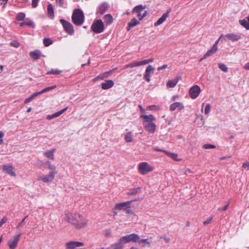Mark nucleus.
Here are the masks:
<instances>
[{
	"label": "nucleus",
	"instance_id": "f257e3e1",
	"mask_svg": "<svg viewBox=\"0 0 249 249\" xmlns=\"http://www.w3.org/2000/svg\"><path fill=\"white\" fill-rule=\"evenodd\" d=\"M141 118L143 119V126L145 129L150 133H154L156 131V125L154 123L156 118L152 114L141 115Z\"/></svg>",
	"mask_w": 249,
	"mask_h": 249
},
{
	"label": "nucleus",
	"instance_id": "f03ea898",
	"mask_svg": "<svg viewBox=\"0 0 249 249\" xmlns=\"http://www.w3.org/2000/svg\"><path fill=\"white\" fill-rule=\"evenodd\" d=\"M72 21L76 25H82L84 21V15L83 11L79 9L74 10L71 16Z\"/></svg>",
	"mask_w": 249,
	"mask_h": 249
},
{
	"label": "nucleus",
	"instance_id": "7ed1b4c3",
	"mask_svg": "<svg viewBox=\"0 0 249 249\" xmlns=\"http://www.w3.org/2000/svg\"><path fill=\"white\" fill-rule=\"evenodd\" d=\"M140 239L139 235L136 233H131L130 234L123 236L119 239V241L124 245V244L130 242H136Z\"/></svg>",
	"mask_w": 249,
	"mask_h": 249
},
{
	"label": "nucleus",
	"instance_id": "20e7f679",
	"mask_svg": "<svg viewBox=\"0 0 249 249\" xmlns=\"http://www.w3.org/2000/svg\"><path fill=\"white\" fill-rule=\"evenodd\" d=\"M138 169L140 173L144 175L154 170L153 166L146 162H142L139 163Z\"/></svg>",
	"mask_w": 249,
	"mask_h": 249
},
{
	"label": "nucleus",
	"instance_id": "39448f33",
	"mask_svg": "<svg viewBox=\"0 0 249 249\" xmlns=\"http://www.w3.org/2000/svg\"><path fill=\"white\" fill-rule=\"evenodd\" d=\"M57 171H50L48 175H43L38 177V180L44 183H49L53 181Z\"/></svg>",
	"mask_w": 249,
	"mask_h": 249
},
{
	"label": "nucleus",
	"instance_id": "423d86ee",
	"mask_svg": "<svg viewBox=\"0 0 249 249\" xmlns=\"http://www.w3.org/2000/svg\"><path fill=\"white\" fill-rule=\"evenodd\" d=\"M91 29L95 33H102L104 30V25L101 19H98L92 23Z\"/></svg>",
	"mask_w": 249,
	"mask_h": 249
},
{
	"label": "nucleus",
	"instance_id": "0eeeda50",
	"mask_svg": "<svg viewBox=\"0 0 249 249\" xmlns=\"http://www.w3.org/2000/svg\"><path fill=\"white\" fill-rule=\"evenodd\" d=\"M21 235L20 232H17L8 241L7 244L10 249H15L17 247Z\"/></svg>",
	"mask_w": 249,
	"mask_h": 249
},
{
	"label": "nucleus",
	"instance_id": "6e6552de",
	"mask_svg": "<svg viewBox=\"0 0 249 249\" xmlns=\"http://www.w3.org/2000/svg\"><path fill=\"white\" fill-rule=\"evenodd\" d=\"M146 8V6L142 5H139L135 6L133 9V12H135L137 14V17L139 20H142L145 17L147 16V13L146 11H144V12L142 14V12Z\"/></svg>",
	"mask_w": 249,
	"mask_h": 249
},
{
	"label": "nucleus",
	"instance_id": "1a4fd4ad",
	"mask_svg": "<svg viewBox=\"0 0 249 249\" xmlns=\"http://www.w3.org/2000/svg\"><path fill=\"white\" fill-rule=\"evenodd\" d=\"M76 221H72L73 225L77 229L85 227L87 225V220L82 215L78 214L76 216Z\"/></svg>",
	"mask_w": 249,
	"mask_h": 249
},
{
	"label": "nucleus",
	"instance_id": "9d476101",
	"mask_svg": "<svg viewBox=\"0 0 249 249\" xmlns=\"http://www.w3.org/2000/svg\"><path fill=\"white\" fill-rule=\"evenodd\" d=\"M84 244L79 241H70L66 243V249H82Z\"/></svg>",
	"mask_w": 249,
	"mask_h": 249
},
{
	"label": "nucleus",
	"instance_id": "9b49d317",
	"mask_svg": "<svg viewBox=\"0 0 249 249\" xmlns=\"http://www.w3.org/2000/svg\"><path fill=\"white\" fill-rule=\"evenodd\" d=\"M60 22L62 24L65 31L69 35H73L74 33V29L72 24L63 19H61Z\"/></svg>",
	"mask_w": 249,
	"mask_h": 249
},
{
	"label": "nucleus",
	"instance_id": "f8f14e48",
	"mask_svg": "<svg viewBox=\"0 0 249 249\" xmlns=\"http://www.w3.org/2000/svg\"><path fill=\"white\" fill-rule=\"evenodd\" d=\"M201 91L200 88L199 86L197 85H196L192 87L189 90V95L190 96V97L192 99H196L200 94Z\"/></svg>",
	"mask_w": 249,
	"mask_h": 249
},
{
	"label": "nucleus",
	"instance_id": "ddd939ff",
	"mask_svg": "<svg viewBox=\"0 0 249 249\" xmlns=\"http://www.w3.org/2000/svg\"><path fill=\"white\" fill-rule=\"evenodd\" d=\"M241 38V36L238 34H228L224 35V40H230L232 41H235L239 40Z\"/></svg>",
	"mask_w": 249,
	"mask_h": 249
},
{
	"label": "nucleus",
	"instance_id": "4468645a",
	"mask_svg": "<svg viewBox=\"0 0 249 249\" xmlns=\"http://www.w3.org/2000/svg\"><path fill=\"white\" fill-rule=\"evenodd\" d=\"M170 12V9L164 13L162 16L154 23L155 26H159L163 23L169 16V13Z\"/></svg>",
	"mask_w": 249,
	"mask_h": 249
},
{
	"label": "nucleus",
	"instance_id": "2eb2a0df",
	"mask_svg": "<svg viewBox=\"0 0 249 249\" xmlns=\"http://www.w3.org/2000/svg\"><path fill=\"white\" fill-rule=\"evenodd\" d=\"M184 107L183 104L181 102H175L172 104L170 106V110L171 111H174L176 109L178 110H181L184 109Z\"/></svg>",
	"mask_w": 249,
	"mask_h": 249
},
{
	"label": "nucleus",
	"instance_id": "dca6fc26",
	"mask_svg": "<svg viewBox=\"0 0 249 249\" xmlns=\"http://www.w3.org/2000/svg\"><path fill=\"white\" fill-rule=\"evenodd\" d=\"M2 168L3 170L7 174H8L11 176H16V173L13 171V167L12 165H3Z\"/></svg>",
	"mask_w": 249,
	"mask_h": 249
},
{
	"label": "nucleus",
	"instance_id": "f3484780",
	"mask_svg": "<svg viewBox=\"0 0 249 249\" xmlns=\"http://www.w3.org/2000/svg\"><path fill=\"white\" fill-rule=\"evenodd\" d=\"M68 109V107H66L65 108L59 110V111L55 112L52 115H48L46 117V119L48 120H52L53 118H56L60 116L62 114H63L67 109Z\"/></svg>",
	"mask_w": 249,
	"mask_h": 249
},
{
	"label": "nucleus",
	"instance_id": "a211bd4d",
	"mask_svg": "<svg viewBox=\"0 0 249 249\" xmlns=\"http://www.w3.org/2000/svg\"><path fill=\"white\" fill-rule=\"evenodd\" d=\"M78 215V214L67 213L64 219L66 221L73 224L72 221H76V216Z\"/></svg>",
	"mask_w": 249,
	"mask_h": 249
},
{
	"label": "nucleus",
	"instance_id": "6ab92c4d",
	"mask_svg": "<svg viewBox=\"0 0 249 249\" xmlns=\"http://www.w3.org/2000/svg\"><path fill=\"white\" fill-rule=\"evenodd\" d=\"M114 84V82L112 80H107L101 84V87L103 89H108L112 88Z\"/></svg>",
	"mask_w": 249,
	"mask_h": 249
},
{
	"label": "nucleus",
	"instance_id": "aec40b11",
	"mask_svg": "<svg viewBox=\"0 0 249 249\" xmlns=\"http://www.w3.org/2000/svg\"><path fill=\"white\" fill-rule=\"evenodd\" d=\"M47 15L51 19L54 18V9L52 4L49 3L47 5Z\"/></svg>",
	"mask_w": 249,
	"mask_h": 249
},
{
	"label": "nucleus",
	"instance_id": "412c9836",
	"mask_svg": "<svg viewBox=\"0 0 249 249\" xmlns=\"http://www.w3.org/2000/svg\"><path fill=\"white\" fill-rule=\"evenodd\" d=\"M108 5L107 3L104 2L102 3L97 10V13L103 15L107 9Z\"/></svg>",
	"mask_w": 249,
	"mask_h": 249
},
{
	"label": "nucleus",
	"instance_id": "4be33fe9",
	"mask_svg": "<svg viewBox=\"0 0 249 249\" xmlns=\"http://www.w3.org/2000/svg\"><path fill=\"white\" fill-rule=\"evenodd\" d=\"M133 200H130V201H127L124 202L117 203L116 204V205L115 206V209H117V210H122V209H124V208L129 206V204H130V203Z\"/></svg>",
	"mask_w": 249,
	"mask_h": 249
},
{
	"label": "nucleus",
	"instance_id": "5701e85b",
	"mask_svg": "<svg viewBox=\"0 0 249 249\" xmlns=\"http://www.w3.org/2000/svg\"><path fill=\"white\" fill-rule=\"evenodd\" d=\"M181 78L180 76L176 77L174 79L168 81L166 84L167 88H174L178 83L179 80Z\"/></svg>",
	"mask_w": 249,
	"mask_h": 249
},
{
	"label": "nucleus",
	"instance_id": "b1692460",
	"mask_svg": "<svg viewBox=\"0 0 249 249\" xmlns=\"http://www.w3.org/2000/svg\"><path fill=\"white\" fill-rule=\"evenodd\" d=\"M55 151V149L53 148L51 150L46 151L44 153L43 155L45 157H47V158L53 160L54 159V153Z\"/></svg>",
	"mask_w": 249,
	"mask_h": 249
},
{
	"label": "nucleus",
	"instance_id": "393cba45",
	"mask_svg": "<svg viewBox=\"0 0 249 249\" xmlns=\"http://www.w3.org/2000/svg\"><path fill=\"white\" fill-rule=\"evenodd\" d=\"M41 54V53L39 50H35L30 52V56L34 60H37L39 58Z\"/></svg>",
	"mask_w": 249,
	"mask_h": 249
},
{
	"label": "nucleus",
	"instance_id": "a878e982",
	"mask_svg": "<svg viewBox=\"0 0 249 249\" xmlns=\"http://www.w3.org/2000/svg\"><path fill=\"white\" fill-rule=\"evenodd\" d=\"M140 21L135 18H133L131 19V21L129 22L128 26L127 27V31H129L131 28L136 26L139 24Z\"/></svg>",
	"mask_w": 249,
	"mask_h": 249
},
{
	"label": "nucleus",
	"instance_id": "bb28decb",
	"mask_svg": "<svg viewBox=\"0 0 249 249\" xmlns=\"http://www.w3.org/2000/svg\"><path fill=\"white\" fill-rule=\"evenodd\" d=\"M144 65L143 60L140 61H135L128 64L125 67L126 68H134L135 67H138L140 66Z\"/></svg>",
	"mask_w": 249,
	"mask_h": 249
},
{
	"label": "nucleus",
	"instance_id": "cd10ccee",
	"mask_svg": "<svg viewBox=\"0 0 249 249\" xmlns=\"http://www.w3.org/2000/svg\"><path fill=\"white\" fill-rule=\"evenodd\" d=\"M140 244H142V247H145L146 245H147L148 247L151 246V243L149 241H148V239H140L137 240V241Z\"/></svg>",
	"mask_w": 249,
	"mask_h": 249
},
{
	"label": "nucleus",
	"instance_id": "c85d7f7f",
	"mask_svg": "<svg viewBox=\"0 0 249 249\" xmlns=\"http://www.w3.org/2000/svg\"><path fill=\"white\" fill-rule=\"evenodd\" d=\"M217 49L215 47H212L210 49L207 51L204 55V58H207V57L211 56L215 53Z\"/></svg>",
	"mask_w": 249,
	"mask_h": 249
},
{
	"label": "nucleus",
	"instance_id": "c756f323",
	"mask_svg": "<svg viewBox=\"0 0 249 249\" xmlns=\"http://www.w3.org/2000/svg\"><path fill=\"white\" fill-rule=\"evenodd\" d=\"M104 21L107 24L110 25L113 22V18L110 14H107L104 17Z\"/></svg>",
	"mask_w": 249,
	"mask_h": 249
},
{
	"label": "nucleus",
	"instance_id": "7c9ffc66",
	"mask_svg": "<svg viewBox=\"0 0 249 249\" xmlns=\"http://www.w3.org/2000/svg\"><path fill=\"white\" fill-rule=\"evenodd\" d=\"M124 140L126 142H130L133 141V134L132 132H128L124 135Z\"/></svg>",
	"mask_w": 249,
	"mask_h": 249
},
{
	"label": "nucleus",
	"instance_id": "2f4dec72",
	"mask_svg": "<svg viewBox=\"0 0 249 249\" xmlns=\"http://www.w3.org/2000/svg\"><path fill=\"white\" fill-rule=\"evenodd\" d=\"M123 247V245L119 240L118 243L111 245V248L112 249H122Z\"/></svg>",
	"mask_w": 249,
	"mask_h": 249
},
{
	"label": "nucleus",
	"instance_id": "473e14b6",
	"mask_svg": "<svg viewBox=\"0 0 249 249\" xmlns=\"http://www.w3.org/2000/svg\"><path fill=\"white\" fill-rule=\"evenodd\" d=\"M25 26H30L32 28L35 27L34 22L29 18H26L24 20Z\"/></svg>",
	"mask_w": 249,
	"mask_h": 249
},
{
	"label": "nucleus",
	"instance_id": "72a5a7b5",
	"mask_svg": "<svg viewBox=\"0 0 249 249\" xmlns=\"http://www.w3.org/2000/svg\"><path fill=\"white\" fill-rule=\"evenodd\" d=\"M241 25L244 27L247 30H249V22L246 19L239 20Z\"/></svg>",
	"mask_w": 249,
	"mask_h": 249
},
{
	"label": "nucleus",
	"instance_id": "f704fd0d",
	"mask_svg": "<svg viewBox=\"0 0 249 249\" xmlns=\"http://www.w3.org/2000/svg\"><path fill=\"white\" fill-rule=\"evenodd\" d=\"M141 189L140 188H137L130 190L127 194L128 195H134L141 192Z\"/></svg>",
	"mask_w": 249,
	"mask_h": 249
},
{
	"label": "nucleus",
	"instance_id": "c9c22d12",
	"mask_svg": "<svg viewBox=\"0 0 249 249\" xmlns=\"http://www.w3.org/2000/svg\"><path fill=\"white\" fill-rule=\"evenodd\" d=\"M45 163L48 165V169L50 171H57L56 170L55 166L54 165H53L49 160H46Z\"/></svg>",
	"mask_w": 249,
	"mask_h": 249
},
{
	"label": "nucleus",
	"instance_id": "e433bc0d",
	"mask_svg": "<svg viewBox=\"0 0 249 249\" xmlns=\"http://www.w3.org/2000/svg\"><path fill=\"white\" fill-rule=\"evenodd\" d=\"M53 43V41L49 38H45L43 39V44L46 47L51 45Z\"/></svg>",
	"mask_w": 249,
	"mask_h": 249
},
{
	"label": "nucleus",
	"instance_id": "4c0bfd02",
	"mask_svg": "<svg viewBox=\"0 0 249 249\" xmlns=\"http://www.w3.org/2000/svg\"><path fill=\"white\" fill-rule=\"evenodd\" d=\"M25 14L23 13H19L18 14L16 18L18 20L22 21L25 19Z\"/></svg>",
	"mask_w": 249,
	"mask_h": 249
},
{
	"label": "nucleus",
	"instance_id": "58836bf2",
	"mask_svg": "<svg viewBox=\"0 0 249 249\" xmlns=\"http://www.w3.org/2000/svg\"><path fill=\"white\" fill-rule=\"evenodd\" d=\"M218 68L223 71L225 72H228V68L226 66V65L223 63L218 64Z\"/></svg>",
	"mask_w": 249,
	"mask_h": 249
},
{
	"label": "nucleus",
	"instance_id": "ea45409f",
	"mask_svg": "<svg viewBox=\"0 0 249 249\" xmlns=\"http://www.w3.org/2000/svg\"><path fill=\"white\" fill-rule=\"evenodd\" d=\"M56 86L55 85H54V86H50V87H48L46 88H44V89H43L42 90L40 91V93L41 94L43 93H45L46 92H47V91H49L53 89H54V88H56Z\"/></svg>",
	"mask_w": 249,
	"mask_h": 249
},
{
	"label": "nucleus",
	"instance_id": "a19ab883",
	"mask_svg": "<svg viewBox=\"0 0 249 249\" xmlns=\"http://www.w3.org/2000/svg\"><path fill=\"white\" fill-rule=\"evenodd\" d=\"M62 71L58 70H51L47 72L49 74H59L61 73Z\"/></svg>",
	"mask_w": 249,
	"mask_h": 249
},
{
	"label": "nucleus",
	"instance_id": "79ce46f5",
	"mask_svg": "<svg viewBox=\"0 0 249 249\" xmlns=\"http://www.w3.org/2000/svg\"><path fill=\"white\" fill-rule=\"evenodd\" d=\"M203 147L204 149H213L215 148L216 147L215 145L212 144H205L203 145Z\"/></svg>",
	"mask_w": 249,
	"mask_h": 249
},
{
	"label": "nucleus",
	"instance_id": "37998d69",
	"mask_svg": "<svg viewBox=\"0 0 249 249\" xmlns=\"http://www.w3.org/2000/svg\"><path fill=\"white\" fill-rule=\"evenodd\" d=\"M211 105L210 104H208L206 105L205 109H204V113L205 114H208L211 110Z\"/></svg>",
	"mask_w": 249,
	"mask_h": 249
},
{
	"label": "nucleus",
	"instance_id": "c03bdc74",
	"mask_svg": "<svg viewBox=\"0 0 249 249\" xmlns=\"http://www.w3.org/2000/svg\"><path fill=\"white\" fill-rule=\"evenodd\" d=\"M154 70V68L152 65H149L146 69L145 72L150 74Z\"/></svg>",
	"mask_w": 249,
	"mask_h": 249
},
{
	"label": "nucleus",
	"instance_id": "a18cd8bd",
	"mask_svg": "<svg viewBox=\"0 0 249 249\" xmlns=\"http://www.w3.org/2000/svg\"><path fill=\"white\" fill-rule=\"evenodd\" d=\"M27 217L28 216L25 217L24 218H23L21 221V222L17 225V226L16 227L17 229H19L20 227H22L25 224V220Z\"/></svg>",
	"mask_w": 249,
	"mask_h": 249
},
{
	"label": "nucleus",
	"instance_id": "49530a36",
	"mask_svg": "<svg viewBox=\"0 0 249 249\" xmlns=\"http://www.w3.org/2000/svg\"><path fill=\"white\" fill-rule=\"evenodd\" d=\"M223 38L224 39V35L222 34L219 37V38L218 39V40H217L214 44H213V47H215V48H216V49H217V45H218V42H219V41L222 39V38Z\"/></svg>",
	"mask_w": 249,
	"mask_h": 249
},
{
	"label": "nucleus",
	"instance_id": "de8ad7c7",
	"mask_svg": "<svg viewBox=\"0 0 249 249\" xmlns=\"http://www.w3.org/2000/svg\"><path fill=\"white\" fill-rule=\"evenodd\" d=\"M56 3L57 6L63 7L64 5V0H56Z\"/></svg>",
	"mask_w": 249,
	"mask_h": 249
},
{
	"label": "nucleus",
	"instance_id": "09e8293b",
	"mask_svg": "<svg viewBox=\"0 0 249 249\" xmlns=\"http://www.w3.org/2000/svg\"><path fill=\"white\" fill-rule=\"evenodd\" d=\"M178 156V155L177 154L174 153H170V154L169 156V157H171L173 160H178L177 159Z\"/></svg>",
	"mask_w": 249,
	"mask_h": 249
},
{
	"label": "nucleus",
	"instance_id": "8fccbe9b",
	"mask_svg": "<svg viewBox=\"0 0 249 249\" xmlns=\"http://www.w3.org/2000/svg\"><path fill=\"white\" fill-rule=\"evenodd\" d=\"M39 0H32V5L33 8H36L38 5V2Z\"/></svg>",
	"mask_w": 249,
	"mask_h": 249
},
{
	"label": "nucleus",
	"instance_id": "3c124183",
	"mask_svg": "<svg viewBox=\"0 0 249 249\" xmlns=\"http://www.w3.org/2000/svg\"><path fill=\"white\" fill-rule=\"evenodd\" d=\"M105 235L106 237H110L111 236V231L110 230H106L105 231Z\"/></svg>",
	"mask_w": 249,
	"mask_h": 249
},
{
	"label": "nucleus",
	"instance_id": "603ef678",
	"mask_svg": "<svg viewBox=\"0 0 249 249\" xmlns=\"http://www.w3.org/2000/svg\"><path fill=\"white\" fill-rule=\"evenodd\" d=\"M213 217V216H211V217H210L209 218H208L207 219V220H205L204 222H203V224L204 225H207L208 224H209L211 221L212 220Z\"/></svg>",
	"mask_w": 249,
	"mask_h": 249
},
{
	"label": "nucleus",
	"instance_id": "864d4df0",
	"mask_svg": "<svg viewBox=\"0 0 249 249\" xmlns=\"http://www.w3.org/2000/svg\"><path fill=\"white\" fill-rule=\"evenodd\" d=\"M144 78L148 82L150 81V74L148 73L145 72Z\"/></svg>",
	"mask_w": 249,
	"mask_h": 249
},
{
	"label": "nucleus",
	"instance_id": "5fc2aeb1",
	"mask_svg": "<svg viewBox=\"0 0 249 249\" xmlns=\"http://www.w3.org/2000/svg\"><path fill=\"white\" fill-rule=\"evenodd\" d=\"M40 94H41V93H40V91L37 92H35V93H34L33 94H32V95L30 96V97L33 100L34 98H35L37 96H38V95H39Z\"/></svg>",
	"mask_w": 249,
	"mask_h": 249
},
{
	"label": "nucleus",
	"instance_id": "6e6d98bb",
	"mask_svg": "<svg viewBox=\"0 0 249 249\" xmlns=\"http://www.w3.org/2000/svg\"><path fill=\"white\" fill-rule=\"evenodd\" d=\"M40 94H41V93H40V91L37 92H35V93H34L33 94H32V95L30 96V97L33 100L34 98H35L37 96H38V95H39Z\"/></svg>",
	"mask_w": 249,
	"mask_h": 249
},
{
	"label": "nucleus",
	"instance_id": "4d7b16f0",
	"mask_svg": "<svg viewBox=\"0 0 249 249\" xmlns=\"http://www.w3.org/2000/svg\"><path fill=\"white\" fill-rule=\"evenodd\" d=\"M154 59L153 58H150L147 60H143V62L144 65H146L149 63L152 62L153 61Z\"/></svg>",
	"mask_w": 249,
	"mask_h": 249
},
{
	"label": "nucleus",
	"instance_id": "13d9d810",
	"mask_svg": "<svg viewBox=\"0 0 249 249\" xmlns=\"http://www.w3.org/2000/svg\"><path fill=\"white\" fill-rule=\"evenodd\" d=\"M242 167L244 168H247V169L248 170L249 168V161L243 163Z\"/></svg>",
	"mask_w": 249,
	"mask_h": 249
},
{
	"label": "nucleus",
	"instance_id": "bf43d9fd",
	"mask_svg": "<svg viewBox=\"0 0 249 249\" xmlns=\"http://www.w3.org/2000/svg\"><path fill=\"white\" fill-rule=\"evenodd\" d=\"M157 108L158 107H157L156 106H155V105H152V106H149L147 107V109H149V110H156Z\"/></svg>",
	"mask_w": 249,
	"mask_h": 249
},
{
	"label": "nucleus",
	"instance_id": "052dcab7",
	"mask_svg": "<svg viewBox=\"0 0 249 249\" xmlns=\"http://www.w3.org/2000/svg\"><path fill=\"white\" fill-rule=\"evenodd\" d=\"M167 67H168L167 65L165 64V65H162L161 67H158L157 70L160 71L161 70H163V69H166Z\"/></svg>",
	"mask_w": 249,
	"mask_h": 249
},
{
	"label": "nucleus",
	"instance_id": "680f3d73",
	"mask_svg": "<svg viewBox=\"0 0 249 249\" xmlns=\"http://www.w3.org/2000/svg\"><path fill=\"white\" fill-rule=\"evenodd\" d=\"M228 207V204L225 205L223 207H219L218 208V211H226L227 210Z\"/></svg>",
	"mask_w": 249,
	"mask_h": 249
},
{
	"label": "nucleus",
	"instance_id": "e2e57ef3",
	"mask_svg": "<svg viewBox=\"0 0 249 249\" xmlns=\"http://www.w3.org/2000/svg\"><path fill=\"white\" fill-rule=\"evenodd\" d=\"M7 218L5 217H4L1 220V221H0V223L2 224V225H3V224H4L7 221Z\"/></svg>",
	"mask_w": 249,
	"mask_h": 249
},
{
	"label": "nucleus",
	"instance_id": "0e129e2a",
	"mask_svg": "<svg viewBox=\"0 0 249 249\" xmlns=\"http://www.w3.org/2000/svg\"><path fill=\"white\" fill-rule=\"evenodd\" d=\"M32 100V99H31V98L30 97V96L27 98H26L25 101H24V103H29Z\"/></svg>",
	"mask_w": 249,
	"mask_h": 249
},
{
	"label": "nucleus",
	"instance_id": "69168bd1",
	"mask_svg": "<svg viewBox=\"0 0 249 249\" xmlns=\"http://www.w3.org/2000/svg\"><path fill=\"white\" fill-rule=\"evenodd\" d=\"M244 68L247 70H249V62L247 63L244 66Z\"/></svg>",
	"mask_w": 249,
	"mask_h": 249
},
{
	"label": "nucleus",
	"instance_id": "338daca9",
	"mask_svg": "<svg viewBox=\"0 0 249 249\" xmlns=\"http://www.w3.org/2000/svg\"><path fill=\"white\" fill-rule=\"evenodd\" d=\"M125 210L126 211V212L128 213H129L131 212V210L130 208V207L129 206H127V208H126Z\"/></svg>",
	"mask_w": 249,
	"mask_h": 249
},
{
	"label": "nucleus",
	"instance_id": "774afa93",
	"mask_svg": "<svg viewBox=\"0 0 249 249\" xmlns=\"http://www.w3.org/2000/svg\"><path fill=\"white\" fill-rule=\"evenodd\" d=\"M139 107L140 109L141 110V111L143 113H144V112H145V110H144V109H143V108H142V106L141 105H139Z\"/></svg>",
	"mask_w": 249,
	"mask_h": 249
}]
</instances>
